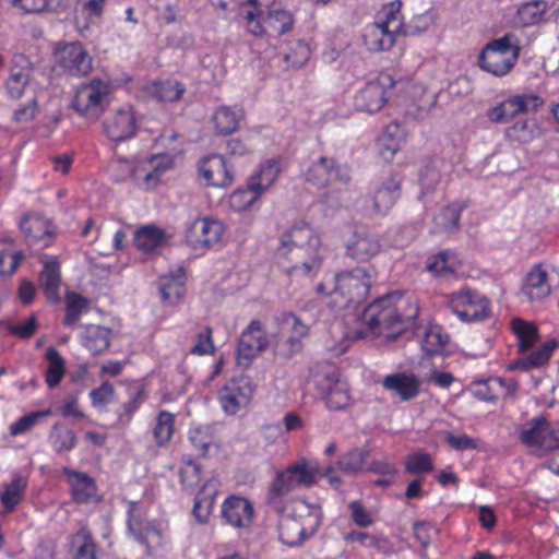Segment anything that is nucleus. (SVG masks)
<instances>
[{
	"label": "nucleus",
	"instance_id": "1",
	"mask_svg": "<svg viewBox=\"0 0 559 559\" xmlns=\"http://www.w3.org/2000/svg\"><path fill=\"white\" fill-rule=\"evenodd\" d=\"M321 241L307 223L282 234L276 250L278 265L290 275L313 276L322 265Z\"/></svg>",
	"mask_w": 559,
	"mask_h": 559
},
{
	"label": "nucleus",
	"instance_id": "2",
	"mask_svg": "<svg viewBox=\"0 0 559 559\" xmlns=\"http://www.w3.org/2000/svg\"><path fill=\"white\" fill-rule=\"evenodd\" d=\"M393 297V294H386L367 307L364 313L367 328L355 331L356 338L369 335L395 337L405 330V323L417 318L414 304L408 311H403L402 307L394 306Z\"/></svg>",
	"mask_w": 559,
	"mask_h": 559
},
{
	"label": "nucleus",
	"instance_id": "3",
	"mask_svg": "<svg viewBox=\"0 0 559 559\" xmlns=\"http://www.w3.org/2000/svg\"><path fill=\"white\" fill-rule=\"evenodd\" d=\"M521 53L519 38L512 33L492 39L478 56L481 70L496 76L507 75L516 64Z\"/></svg>",
	"mask_w": 559,
	"mask_h": 559
},
{
	"label": "nucleus",
	"instance_id": "4",
	"mask_svg": "<svg viewBox=\"0 0 559 559\" xmlns=\"http://www.w3.org/2000/svg\"><path fill=\"white\" fill-rule=\"evenodd\" d=\"M320 510L305 502L281 518L278 522L280 539L288 546H298L313 535L320 525Z\"/></svg>",
	"mask_w": 559,
	"mask_h": 559
},
{
	"label": "nucleus",
	"instance_id": "5",
	"mask_svg": "<svg viewBox=\"0 0 559 559\" xmlns=\"http://www.w3.org/2000/svg\"><path fill=\"white\" fill-rule=\"evenodd\" d=\"M372 283L373 276L366 267L343 271L335 276L333 300L341 308L356 307L367 299Z\"/></svg>",
	"mask_w": 559,
	"mask_h": 559
},
{
	"label": "nucleus",
	"instance_id": "6",
	"mask_svg": "<svg viewBox=\"0 0 559 559\" xmlns=\"http://www.w3.org/2000/svg\"><path fill=\"white\" fill-rule=\"evenodd\" d=\"M318 468L306 459H300L296 463L277 473L269 486L267 502L277 503L289 492L300 488L309 487L316 483Z\"/></svg>",
	"mask_w": 559,
	"mask_h": 559
},
{
	"label": "nucleus",
	"instance_id": "7",
	"mask_svg": "<svg viewBox=\"0 0 559 559\" xmlns=\"http://www.w3.org/2000/svg\"><path fill=\"white\" fill-rule=\"evenodd\" d=\"M401 8L402 2L399 0L382 7L377 15V21L366 35L370 49L383 51L394 46L396 36L402 29Z\"/></svg>",
	"mask_w": 559,
	"mask_h": 559
},
{
	"label": "nucleus",
	"instance_id": "8",
	"mask_svg": "<svg viewBox=\"0 0 559 559\" xmlns=\"http://www.w3.org/2000/svg\"><path fill=\"white\" fill-rule=\"evenodd\" d=\"M110 90L108 82L93 79L76 91L71 107L82 117L97 120L109 105Z\"/></svg>",
	"mask_w": 559,
	"mask_h": 559
},
{
	"label": "nucleus",
	"instance_id": "9",
	"mask_svg": "<svg viewBox=\"0 0 559 559\" xmlns=\"http://www.w3.org/2000/svg\"><path fill=\"white\" fill-rule=\"evenodd\" d=\"M520 441L531 448H536L539 456L559 451V420L550 421L545 416L532 418L523 428Z\"/></svg>",
	"mask_w": 559,
	"mask_h": 559
},
{
	"label": "nucleus",
	"instance_id": "10",
	"mask_svg": "<svg viewBox=\"0 0 559 559\" xmlns=\"http://www.w3.org/2000/svg\"><path fill=\"white\" fill-rule=\"evenodd\" d=\"M277 321L286 338L276 343L275 355L288 360L302 350V340L309 334L310 326L293 312H283Z\"/></svg>",
	"mask_w": 559,
	"mask_h": 559
},
{
	"label": "nucleus",
	"instance_id": "11",
	"mask_svg": "<svg viewBox=\"0 0 559 559\" xmlns=\"http://www.w3.org/2000/svg\"><path fill=\"white\" fill-rule=\"evenodd\" d=\"M448 306L463 322L483 321L490 316L489 299L468 288L452 293Z\"/></svg>",
	"mask_w": 559,
	"mask_h": 559
},
{
	"label": "nucleus",
	"instance_id": "12",
	"mask_svg": "<svg viewBox=\"0 0 559 559\" xmlns=\"http://www.w3.org/2000/svg\"><path fill=\"white\" fill-rule=\"evenodd\" d=\"M306 181L318 187H326L332 181L348 185L352 180V168L346 164H336L333 158L322 156L307 169Z\"/></svg>",
	"mask_w": 559,
	"mask_h": 559
},
{
	"label": "nucleus",
	"instance_id": "13",
	"mask_svg": "<svg viewBox=\"0 0 559 559\" xmlns=\"http://www.w3.org/2000/svg\"><path fill=\"white\" fill-rule=\"evenodd\" d=\"M543 104V98L536 94L514 95L489 108L487 117L493 123H509L518 115L535 111Z\"/></svg>",
	"mask_w": 559,
	"mask_h": 559
},
{
	"label": "nucleus",
	"instance_id": "14",
	"mask_svg": "<svg viewBox=\"0 0 559 559\" xmlns=\"http://www.w3.org/2000/svg\"><path fill=\"white\" fill-rule=\"evenodd\" d=\"M58 66L67 73L82 78L91 73L93 61L80 41L66 43L56 49Z\"/></svg>",
	"mask_w": 559,
	"mask_h": 559
},
{
	"label": "nucleus",
	"instance_id": "15",
	"mask_svg": "<svg viewBox=\"0 0 559 559\" xmlns=\"http://www.w3.org/2000/svg\"><path fill=\"white\" fill-rule=\"evenodd\" d=\"M254 388L248 377H239L230 380L219 392L218 400L228 415H235L241 408L249 405L253 396Z\"/></svg>",
	"mask_w": 559,
	"mask_h": 559
},
{
	"label": "nucleus",
	"instance_id": "16",
	"mask_svg": "<svg viewBox=\"0 0 559 559\" xmlns=\"http://www.w3.org/2000/svg\"><path fill=\"white\" fill-rule=\"evenodd\" d=\"M267 346L269 340L262 329V323L259 320H252L239 337L237 348L238 365L248 367L252 359L264 352Z\"/></svg>",
	"mask_w": 559,
	"mask_h": 559
},
{
	"label": "nucleus",
	"instance_id": "17",
	"mask_svg": "<svg viewBox=\"0 0 559 559\" xmlns=\"http://www.w3.org/2000/svg\"><path fill=\"white\" fill-rule=\"evenodd\" d=\"M224 234V227L217 219L198 218L188 227L186 241L192 249H205L217 243Z\"/></svg>",
	"mask_w": 559,
	"mask_h": 559
},
{
	"label": "nucleus",
	"instance_id": "18",
	"mask_svg": "<svg viewBox=\"0 0 559 559\" xmlns=\"http://www.w3.org/2000/svg\"><path fill=\"white\" fill-rule=\"evenodd\" d=\"M392 85L388 75H381L377 80L368 82L354 98L355 108L359 111L373 114L380 110L386 103L385 86Z\"/></svg>",
	"mask_w": 559,
	"mask_h": 559
},
{
	"label": "nucleus",
	"instance_id": "19",
	"mask_svg": "<svg viewBox=\"0 0 559 559\" xmlns=\"http://www.w3.org/2000/svg\"><path fill=\"white\" fill-rule=\"evenodd\" d=\"M199 173L209 186L226 188L234 182V174L224 156L219 154L203 157L199 165Z\"/></svg>",
	"mask_w": 559,
	"mask_h": 559
},
{
	"label": "nucleus",
	"instance_id": "20",
	"mask_svg": "<svg viewBox=\"0 0 559 559\" xmlns=\"http://www.w3.org/2000/svg\"><path fill=\"white\" fill-rule=\"evenodd\" d=\"M347 254L360 262H365L373 258L380 252L381 242L378 235L367 230H356L348 240Z\"/></svg>",
	"mask_w": 559,
	"mask_h": 559
},
{
	"label": "nucleus",
	"instance_id": "21",
	"mask_svg": "<svg viewBox=\"0 0 559 559\" xmlns=\"http://www.w3.org/2000/svg\"><path fill=\"white\" fill-rule=\"evenodd\" d=\"M254 514L252 503L245 497L230 496L222 504L223 519L234 527H246Z\"/></svg>",
	"mask_w": 559,
	"mask_h": 559
},
{
	"label": "nucleus",
	"instance_id": "22",
	"mask_svg": "<svg viewBox=\"0 0 559 559\" xmlns=\"http://www.w3.org/2000/svg\"><path fill=\"white\" fill-rule=\"evenodd\" d=\"M63 474L69 477L71 495L78 503H94L99 501L97 486L91 476L86 473L78 472L71 468H63Z\"/></svg>",
	"mask_w": 559,
	"mask_h": 559
},
{
	"label": "nucleus",
	"instance_id": "23",
	"mask_svg": "<svg viewBox=\"0 0 559 559\" xmlns=\"http://www.w3.org/2000/svg\"><path fill=\"white\" fill-rule=\"evenodd\" d=\"M382 385L388 391L397 395L402 401H411L415 399L420 391V381L413 373L395 372L388 374Z\"/></svg>",
	"mask_w": 559,
	"mask_h": 559
},
{
	"label": "nucleus",
	"instance_id": "24",
	"mask_svg": "<svg viewBox=\"0 0 559 559\" xmlns=\"http://www.w3.org/2000/svg\"><path fill=\"white\" fill-rule=\"evenodd\" d=\"M20 228L29 247L46 248L53 237L50 224L40 217L24 216L21 219Z\"/></svg>",
	"mask_w": 559,
	"mask_h": 559
},
{
	"label": "nucleus",
	"instance_id": "25",
	"mask_svg": "<svg viewBox=\"0 0 559 559\" xmlns=\"http://www.w3.org/2000/svg\"><path fill=\"white\" fill-rule=\"evenodd\" d=\"M104 129L112 141L129 139L135 133L134 114L130 109H119L106 119Z\"/></svg>",
	"mask_w": 559,
	"mask_h": 559
},
{
	"label": "nucleus",
	"instance_id": "26",
	"mask_svg": "<svg viewBox=\"0 0 559 559\" xmlns=\"http://www.w3.org/2000/svg\"><path fill=\"white\" fill-rule=\"evenodd\" d=\"M245 114L242 108L234 106H219L212 115L215 132L219 135H229L238 131Z\"/></svg>",
	"mask_w": 559,
	"mask_h": 559
},
{
	"label": "nucleus",
	"instance_id": "27",
	"mask_svg": "<svg viewBox=\"0 0 559 559\" xmlns=\"http://www.w3.org/2000/svg\"><path fill=\"white\" fill-rule=\"evenodd\" d=\"M548 274L540 265L534 266L525 277L522 293L530 301H539L550 294Z\"/></svg>",
	"mask_w": 559,
	"mask_h": 559
},
{
	"label": "nucleus",
	"instance_id": "28",
	"mask_svg": "<svg viewBox=\"0 0 559 559\" xmlns=\"http://www.w3.org/2000/svg\"><path fill=\"white\" fill-rule=\"evenodd\" d=\"M153 162H151V169L146 165L133 166L129 160H120V164L129 171V177L139 188L150 190L157 186L162 174L166 169L165 167L162 168L159 164L153 165Z\"/></svg>",
	"mask_w": 559,
	"mask_h": 559
},
{
	"label": "nucleus",
	"instance_id": "29",
	"mask_svg": "<svg viewBox=\"0 0 559 559\" xmlns=\"http://www.w3.org/2000/svg\"><path fill=\"white\" fill-rule=\"evenodd\" d=\"M61 272L60 263L56 260L46 261L39 274V285L44 290L47 300L51 304L60 302Z\"/></svg>",
	"mask_w": 559,
	"mask_h": 559
},
{
	"label": "nucleus",
	"instance_id": "30",
	"mask_svg": "<svg viewBox=\"0 0 559 559\" xmlns=\"http://www.w3.org/2000/svg\"><path fill=\"white\" fill-rule=\"evenodd\" d=\"M169 235L156 225H145L140 227L133 238L134 246L144 252H152L158 247L166 245Z\"/></svg>",
	"mask_w": 559,
	"mask_h": 559
},
{
	"label": "nucleus",
	"instance_id": "31",
	"mask_svg": "<svg viewBox=\"0 0 559 559\" xmlns=\"http://www.w3.org/2000/svg\"><path fill=\"white\" fill-rule=\"evenodd\" d=\"M401 195V179L397 176H391L383 182L373 197V207L376 213L385 214L395 204Z\"/></svg>",
	"mask_w": 559,
	"mask_h": 559
},
{
	"label": "nucleus",
	"instance_id": "32",
	"mask_svg": "<svg viewBox=\"0 0 559 559\" xmlns=\"http://www.w3.org/2000/svg\"><path fill=\"white\" fill-rule=\"evenodd\" d=\"M338 377V370L333 364L320 362L312 368L310 382L324 396L340 383Z\"/></svg>",
	"mask_w": 559,
	"mask_h": 559
},
{
	"label": "nucleus",
	"instance_id": "33",
	"mask_svg": "<svg viewBox=\"0 0 559 559\" xmlns=\"http://www.w3.org/2000/svg\"><path fill=\"white\" fill-rule=\"evenodd\" d=\"M557 347L558 342L556 340H549L546 343H544L540 347H538L536 350L514 361L510 366V369L530 371L534 368L543 367L548 362L552 352Z\"/></svg>",
	"mask_w": 559,
	"mask_h": 559
},
{
	"label": "nucleus",
	"instance_id": "34",
	"mask_svg": "<svg viewBox=\"0 0 559 559\" xmlns=\"http://www.w3.org/2000/svg\"><path fill=\"white\" fill-rule=\"evenodd\" d=\"M73 559H98L99 551L87 527H81L71 539Z\"/></svg>",
	"mask_w": 559,
	"mask_h": 559
},
{
	"label": "nucleus",
	"instance_id": "35",
	"mask_svg": "<svg viewBox=\"0 0 559 559\" xmlns=\"http://www.w3.org/2000/svg\"><path fill=\"white\" fill-rule=\"evenodd\" d=\"M27 480L20 474H14L9 483L2 485L0 501L8 512H11L22 501Z\"/></svg>",
	"mask_w": 559,
	"mask_h": 559
},
{
	"label": "nucleus",
	"instance_id": "36",
	"mask_svg": "<svg viewBox=\"0 0 559 559\" xmlns=\"http://www.w3.org/2000/svg\"><path fill=\"white\" fill-rule=\"evenodd\" d=\"M111 331L102 325L91 324L85 328L83 345L92 355L104 353L110 345Z\"/></svg>",
	"mask_w": 559,
	"mask_h": 559
},
{
	"label": "nucleus",
	"instance_id": "37",
	"mask_svg": "<svg viewBox=\"0 0 559 559\" xmlns=\"http://www.w3.org/2000/svg\"><path fill=\"white\" fill-rule=\"evenodd\" d=\"M48 366L45 372V381L50 389L56 388L66 374V361L60 353L50 346L46 350Z\"/></svg>",
	"mask_w": 559,
	"mask_h": 559
},
{
	"label": "nucleus",
	"instance_id": "38",
	"mask_svg": "<svg viewBox=\"0 0 559 559\" xmlns=\"http://www.w3.org/2000/svg\"><path fill=\"white\" fill-rule=\"evenodd\" d=\"M547 10L548 3L544 0L528 1L518 9V19L524 26L539 24L546 20Z\"/></svg>",
	"mask_w": 559,
	"mask_h": 559
},
{
	"label": "nucleus",
	"instance_id": "39",
	"mask_svg": "<svg viewBox=\"0 0 559 559\" xmlns=\"http://www.w3.org/2000/svg\"><path fill=\"white\" fill-rule=\"evenodd\" d=\"M281 173L280 163L276 159H269L261 165L260 171L249 178L252 188L263 193L277 179Z\"/></svg>",
	"mask_w": 559,
	"mask_h": 559
},
{
	"label": "nucleus",
	"instance_id": "40",
	"mask_svg": "<svg viewBox=\"0 0 559 559\" xmlns=\"http://www.w3.org/2000/svg\"><path fill=\"white\" fill-rule=\"evenodd\" d=\"M369 455L367 448H355L340 456L337 466L345 474H356L362 469Z\"/></svg>",
	"mask_w": 559,
	"mask_h": 559
},
{
	"label": "nucleus",
	"instance_id": "41",
	"mask_svg": "<svg viewBox=\"0 0 559 559\" xmlns=\"http://www.w3.org/2000/svg\"><path fill=\"white\" fill-rule=\"evenodd\" d=\"M511 326L518 337L520 350H527L537 342L538 329L535 323L522 319H513Z\"/></svg>",
	"mask_w": 559,
	"mask_h": 559
},
{
	"label": "nucleus",
	"instance_id": "42",
	"mask_svg": "<svg viewBox=\"0 0 559 559\" xmlns=\"http://www.w3.org/2000/svg\"><path fill=\"white\" fill-rule=\"evenodd\" d=\"M540 129L535 119H524L507 128L506 136L511 141L527 143L536 138Z\"/></svg>",
	"mask_w": 559,
	"mask_h": 559
},
{
	"label": "nucleus",
	"instance_id": "43",
	"mask_svg": "<svg viewBox=\"0 0 559 559\" xmlns=\"http://www.w3.org/2000/svg\"><path fill=\"white\" fill-rule=\"evenodd\" d=\"M185 86L175 80L154 83L150 87V95L157 102H176L181 98Z\"/></svg>",
	"mask_w": 559,
	"mask_h": 559
},
{
	"label": "nucleus",
	"instance_id": "44",
	"mask_svg": "<svg viewBox=\"0 0 559 559\" xmlns=\"http://www.w3.org/2000/svg\"><path fill=\"white\" fill-rule=\"evenodd\" d=\"M175 430V415L167 411H160L153 428V437L157 445H166Z\"/></svg>",
	"mask_w": 559,
	"mask_h": 559
},
{
	"label": "nucleus",
	"instance_id": "45",
	"mask_svg": "<svg viewBox=\"0 0 559 559\" xmlns=\"http://www.w3.org/2000/svg\"><path fill=\"white\" fill-rule=\"evenodd\" d=\"M463 210L464 205L462 204H450L444 206L435 218L436 225L440 227L441 230L449 234L457 231Z\"/></svg>",
	"mask_w": 559,
	"mask_h": 559
},
{
	"label": "nucleus",
	"instance_id": "46",
	"mask_svg": "<svg viewBox=\"0 0 559 559\" xmlns=\"http://www.w3.org/2000/svg\"><path fill=\"white\" fill-rule=\"evenodd\" d=\"M88 310V299L76 293L67 294L64 324L74 328L83 312Z\"/></svg>",
	"mask_w": 559,
	"mask_h": 559
},
{
	"label": "nucleus",
	"instance_id": "47",
	"mask_svg": "<svg viewBox=\"0 0 559 559\" xmlns=\"http://www.w3.org/2000/svg\"><path fill=\"white\" fill-rule=\"evenodd\" d=\"M49 439L57 452L71 451L76 443L74 431L60 423L52 426Z\"/></svg>",
	"mask_w": 559,
	"mask_h": 559
},
{
	"label": "nucleus",
	"instance_id": "48",
	"mask_svg": "<svg viewBox=\"0 0 559 559\" xmlns=\"http://www.w3.org/2000/svg\"><path fill=\"white\" fill-rule=\"evenodd\" d=\"M209 484H205L201 491H199L194 499L192 514L200 523H206L214 506L215 491L206 492Z\"/></svg>",
	"mask_w": 559,
	"mask_h": 559
},
{
	"label": "nucleus",
	"instance_id": "49",
	"mask_svg": "<svg viewBox=\"0 0 559 559\" xmlns=\"http://www.w3.org/2000/svg\"><path fill=\"white\" fill-rule=\"evenodd\" d=\"M450 341V335L438 324H431L425 332L423 348L427 353H440Z\"/></svg>",
	"mask_w": 559,
	"mask_h": 559
},
{
	"label": "nucleus",
	"instance_id": "50",
	"mask_svg": "<svg viewBox=\"0 0 559 559\" xmlns=\"http://www.w3.org/2000/svg\"><path fill=\"white\" fill-rule=\"evenodd\" d=\"M159 290L163 300L171 306L178 305L186 294L183 283L174 277L163 278Z\"/></svg>",
	"mask_w": 559,
	"mask_h": 559
},
{
	"label": "nucleus",
	"instance_id": "51",
	"mask_svg": "<svg viewBox=\"0 0 559 559\" xmlns=\"http://www.w3.org/2000/svg\"><path fill=\"white\" fill-rule=\"evenodd\" d=\"M179 477L186 490L193 491L202 480V466L189 460L179 468Z\"/></svg>",
	"mask_w": 559,
	"mask_h": 559
},
{
	"label": "nucleus",
	"instance_id": "52",
	"mask_svg": "<svg viewBox=\"0 0 559 559\" xmlns=\"http://www.w3.org/2000/svg\"><path fill=\"white\" fill-rule=\"evenodd\" d=\"M264 23L271 31L282 35L292 28L294 20L288 11L277 9L269 13Z\"/></svg>",
	"mask_w": 559,
	"mask_h": 559
},
{
	"label": "nucleus",
	"instance_id": "53",
	"mask_svg": "<svg viewBox=\"0 0 559 559\" xmlns=\"http://www.w3.org/2000/svg\"><path fill=\"white\" fill-rule=\"evenodd\" d=\"M261 194L262 193L258 189L252 188L251 183L248 181L247 189H238L230 195L231 206L237 211L249 210Z\"/></svg>",
	"mask_w": 559,
	"mask_h": 559
},
{
	"label": "nucleus",
	"instance_id": "54",
	"mask_svg": "<svg viewBox=\"0 0 559 559\" xmlns=\"http://www.w3.org/2000/svg\"><path fill=\"white\" fill-rule=\"evenodd\" d=\"M51 414V411L49 408L44 411H37L32 412L21 418H19L16 421L10 425V433L12 436H19L22 433L27 432L33 427H35L41 418H45Z\"/></svg>",
	"mask_w": 559,
	"mask_h": 559
},
{
	"label": "nucleus",
	"instance_id": "55",
	"mask_svg": "<svg viewBox=\"0 0 559 559\" xmlns=\"http://www.w3.org/2000/svg\"><path fill=\"white\" fill-rule=\"evenodd\" d=\"M405 472L409 474H424L433 471L432 459L428 453L417 452L408 455L404 463Z\"/></svg>",
	"mask_w": 559,
	"mask_h": 559
},
{
	"label": "nucleus",
	"instance_id": "56",
	"mask_svg": "<svg viewBox=\"0 0 559 559\" xmlns=\"http://www.w3.org/2000/svg\"><path fill=\"white\" fill-rule=\"evenodd\" d=\"M310 55L309 46L301 40H297L289 47V51L285 52L284 60L288 67L300 68L308 61Z\"/></svg>",
	"mask_w": 559,
	"mask_h": 559
},
{
	"label": "nucleus",
	"instance_id": "57",
	"mask_svg": "<svg viewBox=\"0 0 559 559\" xmlns=\"http://www.w3.org/2000/svg\"><path fill=\"white\" fill-rule=\"evenodd\" d=\"M145 511L136 501L128 503V527L133 534H139L145 528Z\"/></svg>",
	"mask_w": 559,
	"mask_h": 559
},
{
	"label": "nucleus",
	"instance_id": "58",
	"mask_svg": "<svg viewBox=\"0 0 559 559\" xmlns=\"http://www.w3.org/2000/svg\"><path fill=\"white\" fill-rule=\"evenodd\" d=\"M326 405L330 409L340 411L349 404V394L344 384L338 383L324 396Z\"/></svg>",
	"mask_w": 559,
	"mask_h": 559
},
{
	"label": "nucleus",
	"instance_id": "59",
	"mask_svg": "<svg viewBox=\"0 0 559 559\" xmlns=\"http://www.w3.org/2000/svg\"><path fill=\"white\" fill-rule=\"evenodd\" d=\"M27 83V72L23 71L22 69H19L16 71L13 70L7 81V88L11 97L20 98L23 95Z\"/></svg>",
	"mask_w": 559,
	"mask_h": 559
},
{
	"label": "nucleus",
	"instance_id": "60",
	"mask_svg": "<svg viewBox=\"0 0 559 559\" xmlns=\"http://www.w3.org/2000/svg\"><path fill=\"white\" fill-rule=\"evenodd\" d=\"M427 270L437 275L453 274L455 267L449 262V254L440 252L428 259Z\"/></svg>",
	"mask_w": 559,
	"mask_h": 559
},
{
	"label": "nucleus",
	"instance_id": "61",
	"mask_svg": "<svg viewBox=\"0 0 559 559\" xmlns=\"http://www.w3.org/2000/svg\"><path fill=\"white\" fill-rule=\"evenodd\" d=\"M115 388L108 381H104L98 388L90 392V397L94 406H105L112 401Z\"/></svg>",
	"mask_w": 559,
	"mask_h": 559
},
{
	"label": "nucleus",
	"instance_id": "62",
	"mask_svg": "<svg viewBox=\"0 0 559 559\" xmlns=\"http://www.w3.org/2000/svg\"><path fill=\"white\" fill-rule=\"evenodd\" d=\"M444 440L452 449L456 451L475 450L478 448L476 440L466 433L455 436L451 432H447Z\"/></svg>",
	"mask_w": 559,
	"mask_h": 559
},
{
	"label": "nucleus",
	"instance_id": "63",
	"mask_svg": "<svg viewBox=\"0 0 559 559\" xmlns=\"http://www.w3.org/2000/svg\"><path fill=\"white\" fill-rule=\"evenodd\" d=\"M189 440L193 448L200 452L202 456H205L210 445L212 444V437L200 428L190 430Z\"/></svg>",
	"mask_w": 559,
	"mask_h": 559
},
{
	"label": "nucleus",
	"instance_id": "64",
	"mask_svg": "<svg viewBox=\"0 0 559 559\" xmlns=\"http://www.w3.org/2000/svg\"><path fill=\"white\" fill-rule=\"evenodd\" d=\"M214 352V345L212 341V329L205 328L204 331L198 334V342L191 348L192 354L206 355Z\"/></svg>",
	"mask_w": 559,
	"mask_h": 559
}]
</instances>
